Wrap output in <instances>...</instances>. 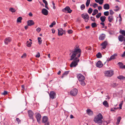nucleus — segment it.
Segmentation results:
<instances>
[{
    "mask_svg": "<svg viewBox=\"0 0 125 125\" xmlns=\"http://www.w3.org/2000/svg\"><path fill=\"white\" fill-rule=\"evenodd\" d=\"M70 52L72 53V55L71 56L70 60H72L75 57L77 54H78L77 57H79L81 55V50L80 48H75L74 50L72 51H70Z\"/></svg>",
    "mask_w": 125,
    "mask_h": 125,
    "instance_id": "nucleus-1",
    "label": "nucleus"
},
{
    "mask_svg": "<svg viewBox=\"0 0 125 125\" xmlns=\"http://www.w3.org/2000/svg\"><path fill=\"white\" fill-rule=\"evenodd\" d=\"M119 33L121 34L118 37L119 41L121 42L124 41L125 42V31L120 29Z\"/></svg>",
    "mask_w": 125,
    "mask_h": 125,
    "instance_id": "nucleus-2",
    "label": "nucleus"
},
{
    "mask_svg": "<svg viewBox=\"0 0 125 125\" xmlns=\"http://www.w3.org/2000/svg\"><path fill=\"white\" fill-rule=\"evenodd\" d=\"M103 118V116L100 113H99L95 117L94 121L96 123L102 124L103 122L102 119Z\"/></svg>",
    "mask_w": 125,
    "mask_h": 125,
    "instance_id": "nucleus-3",
    "label": "nucleus"
},
{
    "mask_svg": "<svg viewBox=\"0 0 125 125\" xmlns=\"http://www.w3.org/2000/svg\"><path fill=\"white\" fill-rule=\"evenodd\" d=\"M79 59H78L77 57H76L74 60L72 61L70 64V66L72 68L73 67H75L78 64V63L79 61Z\"/></svg>",
    "mask_w": 125,
    "mask_h": 125,
    "instance_id": "nucleus-4",
    "label": "nucleus"
},
{
    "mask_svg": "<svg viewBox=\"0 0 125 125\" xmlns=\"http://www.w3.org/2000/svg\"><path fill=\"white\" fill-rule=\"evenodd\" d=\"M104 73L105 75L109 77H111L113 74V71L112 70L105 71Z\"/></svg>",
    "mask_w": 125,
    "mask_h": 125,
    "instance_id": "nucleus-5",
    "label": "nucleus"
},
{
    "mask_svg": "<svg viewBox=\"0 0 125 125\" xmlns=\"http://www.w3.org/2000/svg\"><path fill=\"white\" fill-rule=\"evenodd\" d=\"M48 118L46 116H44L42 118V122L44 123L45 125H49V123L48 121Z\"/></svg>",
    "mask_w": 125,
    "mask_h": 125,
    "instance_id": "nucleus-6",
    "label": "nucleus"
},
{
    "mask_svg": "<svg viewBox=\"0 0 125 125\" xmlns=\"http://www.w3.org/2000/svg\"><path fill=\"white\" fill-rule=\"evenodd\" d=\"M78 91V90L76 89H72L70 92V94L72 96H75L77 95Z\"/></svg>",
    "mask_w": 125,
    "mask_h": 125,
    "instance_id": "nucleus-7",
    "label": "nucleus"
},
{
    "mask_svg": "<svg viewBox=\"0 0 125 125\" xmlns=\"http://www.w3.org/2000/svg\"><path fill=\"white\" fill-rule=\"evenodd\" d=\"M82 17L85 20V22H87L88 21L89 16L87 14H83L82 15Z\"/></svg>",
    "mask_w": 125,
    "mask_h": 125,
    "instance_id": "nucleus-8",
    "label": "nucleus"
},
{
    "mask_svg": "<svg viewBox=\"0 0 125 125\" xmlns=\"http://www.w3.org/2000/svg\"><path fill=\"white\" fill-rule=\"evenodd\" d=\"M62 11L64 12L69 13H71L72 11L68 6L66 7L64 9H63Z\"/></svg>",
    "mask_w": 125,
    "mask_h": 125,
    "instance_id": "nucleus-9",
    "label": "nucleus"
},
{
    "mask_svg": "<svg viewBox=\"0 0 125 125\" xmlns=\"http://www.w3.org/2000/svg\"><path fill=\"white\" fill-rule=\"evenodd\" d=\"M77 76L79 81L83 80H84L85 79L84 77L81 74H77Z\"/></svg>",
    "mask_w": 125,
    "mask_h": 125,
    "instance_id": "nucleus-10",
    "label": "nucleus"
},
{
    "mask_svg": "<svg viewBox=\"0 0 125 125\" xmlns=\"http://www.w3.org/2000/svg\"><path fill=\"white\" fill-rule=\"evenodd\" d=\"M36 115L35 117L36 118L37 122L40 123L41 119V114L39 113H36Z\"/></svg>",
    "mask_w": 125,
    "mask_h": 125,
    "instance_id": "nucleus-11",
    "label": "nucleus"
},
{
    "mask_svg": "<svg viewBox=\"0 0 125 125\" xmlns=\"http://www.w3.org/2000/svg\"><path fill=\"white\" fill-rule=\"evenodd\" d=\"M50 98L53 99L56 98V94L53 91H51L49 94Z\"/></svg>",
    "mask_w": 125,
    "mask_h": 125,
    "instance_id": "nucleus-12",
    "label": "nucleus"
},
{
    "mask_svg": "<svg viewBox=\"0 0 125 125\" xmlns=\"http://www.w3.org/2000/svg\"><path fill=\"white\" fill-rule=\"evenodd\" d=\"M28 114L29 117L30 119H32L33 121H34V118L33 117V113L31 111H28Z\"/></svg>",
    "mask_w": 125,
    "mask_h": 125,
    "instance_id": "nucleus-13",
    "label": "nucleus"
},
{
    "mask_svg": "<svg viewBox=\"0 0 125 125\" xmlns=\"http://www.w3.org/2000/svg\"><path fill=\"white\" fill-rule=\"evenodd\" d=\"M107 44L108 43L107 41H105L101 44V45L102 46V49H104L106 48Z\"/></svg>",
    "mask_w": 125,
    "mask_h": 125,
    "instance_id": "nucleus-14",
    "label": "nucleus"
},
{
    "mask_svg": "<svg viewBox=\"0 0 125 125\" xmlns=\"http://www.w3.org/2000/svg\"><path fill=\"white\" fill-rule=\"evenodd\" d=\"M117 54L116 53H115L114 55L111 56L110 58H108L107 60L108 61H110L114 59L115 58V57L117 56Z\"/></svg>",
    "mask_w": 125,
    "mask_h": 125,
    "instance_id": "nucleus-15",
    "label": "nucleus"
},
{
    "mask_svg": "<svg viewBox=\"0 0 125 125\" xmlns=\"http://www.w3.org/2000/svg\"><path fill=\"white\" fill-rule=\"evenodd\" d=\"M11 38L9 37L6 38L4 40L5 43L8 44L11 41Z\"/></svg>",
    "mask_w": 125,
    "mask_h": 125,
    "instance_id": "nucleus-16",
    "label": "nucleus"
},
{
    "mask_svg": "<svg viewBox=\"0 0 125 125\" xmlns=\"http://www.w3.org/2000/svg\"><path fill=\"white\" fill-rule=\"evenodd\" d=\"M42 12L43 14L46 16L48 14V11L45 9H43L42 10Z\"/></svg>",
    "mask_w": 125,
    "mask_h": 125,
    "instance_id": "nucleus-17",
    "label": "nucleus"
},
{
    "mask_svg": "<svg viewBox=\"0 0 125 125\" xmlns=\"http://www.w3.org/2000/svg\"><path fill=\"white\" fill-rule=\"evenodd\" d=\"M96 65L97 67L99 68H101L102 67L103 64L102 63L101 61H98L96 64Z\"/></svg>",
    "mask_w": 125,
    "mask_h": 125,
    "instance_id": "nucleus-18",
    "label": "nucleus"
},
{
    "mask_svg": "<svg viewBox=\"0 0 125 125\" xmlns=\"http://www.w3.org/2000/svg\"><path fill=\"white\" fill-rule=\"evenodd\" d=\"M86 113L89 115H91L93 114V112L89 109H88L86 110Z\"/></svg>",
    "mask_w": 125,
    "mask_h": 125,
    "instance_id": "nucleus-19",
    "label": "nucleus"
},
{
    "mask_svg": "<svg viewBox=\"0 0 125 125\" xmlns=\"http://www.w3.org/2000/svg\"><path fill=\"white\" fill-rule=\"evenodd\" d=\"M28 25L29 26H31L34 24V22L32 20H29L27 22Z\"/></svg>",
    "mask_w": 125,
    "mask_h": 125,
    "instance_id": "nucleus-20",
    "label": "nucleus"
},
{
    "mask_svg": "<svg viewBox=\"0 0 125 125\" xmlns=\"http://www.w3.org/2000/svg\"><path fill=\"white\" fill-rule=\"evenodd\" d=\"M58 35L59 36H62L63 34V29L61 28L58 29Z\"/></svg>",
    "mask_w": 125,
    "mask_h": 125,
    "instance_id": "nucleus-21",
    "label": "nucleus"
},
{
    "mask_svg": "<svg viewBox=\"0 0 125 125\" xmlns=\"http://www.w3.org/2000/svg\"><path fill=\"white\" fill-rule=\"evenodd\" d=\"M108 19L109 22H111L114 20V17L113 15L109 16L108 17Z\"/></svg>",
    "mask_w": 125,
    "mask_h": 125,
    "instance_id": "nucleus-22",
    "label": "nucleus"
},
{
    "mask_svg": "<svg viewBox=\"0 0 125 125\" xmlns=\"http://www.w3.org/2000/svg\"><path fill=\"white\" fill-rule=\"evenodd\" d=\"M105 37V35L104 34H102L99 37L100 40H104Z\"/></svg>",
    "mask_w": 125,
    "mask_h": 125,
    "instance_id": "nucleus-23",
    "label": "nucleus"
},
{
    "mask_svg": "<svg viewBox=\"0 0 125 125\" xmlns=\"http://www.w3.org/2000/svg\"><path fill=\"white\" fill-rule=\"evenodd\" d=\"M104 9L105 10H108L110 8L109 5L108 4H105L103 6Z\"/></svg>",
    "mask_w": 125,
    "mask_h": 125,
    "instance_id": "nucleus-24",
    "label": "nucleus"
},
{
    "mask_svg": "<svg viewBox=\"0 0 125 125\" xmlns=\"http://www.w3.org/2000/svg\"><path fill=\"white\" fill-rule=\"evenodd\" d=\"M106 17L104 16H101L100 17V20L102 22H104L105 21Z\"/></svg>",
    "mask_w": 125,
    "mask_h": 125,
    "instance_id": "nucleus-25",
    "label": "nucleus"
},
{
    "mask_svg": "<svg viewBox=\"0 0 125 125\" xmlns=\"http://www.w3.org/2000/svg\"><path fill=\"white\" fill-rule=\"evenodd\" d=\"M69 71H65L63 74L62 75V78H63L64 76L67 75L69 73Z\"/></svg>",
    "mask_w": 125,
    "mask_h": 125,
    "instance_id": "nucleus-26",
    "label": "nucleus"
},
{
    "mask_svg": "<svg viewBox=\"0 0 125 125\" xmlns=\"http://www.w3.org/2000/svg\"><path fill=\"white\" fill-rule=\"evenodd\" d=\"M103 104L106 107H108L109 106L108 104L106 101H104L103 103Z\"/></svg>",
    "mask_w": 125,
    "mask_h": 125,
    "instance_id": "nucleus-27",
    "label": "nucleus"
},
{
    "mask_svg": "<svg viewBox=\"0 0 125 125\" xmlns=\"http://www.w3.org/2000/svg\"><path fill=\"white\" fill-rule=\"evenodd\" d=\"M117 78L120 80H125V77L122 75H119L117 77Z\"/></svg>",
    "mask_w": 125,
    "mask_h": 125,
    "instance_id": "nucleus-28",
    "label": "nucleus"
},
{
    "mask_svg": "<svg viewBox=\"0 0 125 125\" xmlns=\"http://www.w3.org/2000/svg\"><path fill=\"white\" fill-rule=\"evenodd\" d=\"M121 119V117L120 116H119L117 118V122H116V124L117 125H118L120 122V120Z\"/></svg>",
    "mask_w": 125,
    "mask_h": 125,
    "instance_id": "nucleus-29",
    "label": "nucleus"
},
{
    "mask_svg": "<svg viewBox=\"0 0 125 125\" xmlns=\"http://www.w3.org/2000/svg\"><path fill=\"white\" fill-rule=\"evenodd\" d=\"M98 12V11L97 9H94V11L92 15H96L97 13Z\"/></svg>",
    "mask_w": 125,
    "mask_h": 125,
    "instance_id": "nucleus-30",
    "label": "nucleus"
},
{
    "mask_svg": "<svg viewBox=\"0 0 125 125\" xmlns=\"http://www.w3.org/2000/svg\"><path fill=\"white\" fill-rule=\"evenodd\" d=\"M96 56L97 58H100L102 57V55L100 52H99L96 54Z\"/></svg>",
    "mask_w": 125,
    "mask_h": 125,
    "instance_id": "nucleus-31",
    "label": "nucleus"
},
{
    "mask_svg": "<svg viewBox=\"0 0 125 125\" xmlns=\"http://www.w3.org/2000/svg\"><path fill=\"white\" fill-rule=\"evenodd\" d=\"M118 65L120 68H122V67L123 66V64L122 62H119L118 63Z\"/></svg>",
    "mask_w": 125,
    "mask_h": 125,
    "instance_id": "nucleus-32",
    "label": "nucleus"
},
{
    "mask_svg": "<svg viewBox=\"0 0 125 125\" xmlns=\"http://www.w3.org/2000/svg\"><path fill=\"white\" fill-rule=\"evenodd\" d=\"M90 0H87L86 3V7H88L90 3Z\"/></svg>",
    "mask_w": 125,
    "mask_h": 125,
    "instance_id": "nucleus-33",
    "label": "nucleus"
},
{
    "mask_svg": "<svg viewBox=\"0 0 125 125\" xmlns=\"http://www.w3.org/2000/svg\"><path fill=\"white\" fill-rule=\"evenodd\" d=\"M91 26L93 28L97 27V25L95 22L92 23L91 24Z\"/></svg>",
    "mask_w": 125,
    "mask_h": 125,
    "instance_id": "nucleus-34",
    "label": "nucleus"
},
{
    "mask_svg": "<svg viewBox=\"0 0 125 125\" xmlns=\"http://www.w3.org/2000/svg\"><path fill=\"white\" fill-rule=\"evenodd\" d=\"M22 19V18L21 17H19L18 18L17 20V22H21V20Z\"/></svg>",
    "mask_w": 125,
    "mask_h": 125,
    "instance_id": "nucleus-35",
    "label": "nucleus"
},
{
    "mask_svg": "<svg viewBox=\"0 0 125 125\" xmlns=\"http://www.w3.org/2000/svg\"><path fill=\"white\" fill-rule=\"evenodd\" d=\"M81 82V84L82 86H84L85 85V83L84 80H82V81H80Z\"/></svg>",
    "mask_w": 125,
    "mask_h": 125,
    "instance_id": "nucleus-36",
    "label": "nucleus"
},
{
    "mask_svg": "<svg viewBox=\"0 0 125 125\" xmlns=\"http://www.w3.org/2000/svg\"><path fill=\"white\" fill-rule=\"evenodd\" d=\"M38 43L39 44H41L42 43V40L41 38V37H39L38 38Z\"/></svg>",
    "mask_w": 125,
    "mask_h": 125,
    "instance_id": "nucleus-37",
    "label": "nucleus"
},
{
    "mask_svg": "<svg viewBox=\"0 0 125 125\" xmlns=\"http://www.w3.org/2000/svg\"><path fill=\"white\" fill-rule=\"evenodd\" d=\"M115 8H116V9H114V10L115 11H117L119 10V7L118 6H116Z\"/></svg>",
    "mask_w": 125,
    "mask_h": 125,
    "instance_id": "nucleus-38",
    "label": "nucleus"
},
{
    "mask_svg": "<svg viewBox=\"0 0 125 125\" xmlns=\"http://www.w3.org/2000/svg\"><path fill=\"white\" fill-rule=\"evenodd\" d=\"M92 11L93 10L91 8H89L88 11V12L90 14L92 12Z\"/></svg>",
    "mask_w": 125,
    "mask_h": 125,
    "instance_id": "nucleus-39",
    "label": "nucleus"
},
{
    "mask_svg": "<svg viewBox=\"0 0 125 125\" xmlns=\"http://www.w3.org/2000/svg\"><path fill=\"white\" fill-rule=\"evenodd\" d=\"M9 11L13 12H15L16 10L14 9L13 8H11L9 9Z\"/></svg>",
    "mask_w": 125,
    "mask_h": 125,
    "instance_id": "nucleus-40",
    "label": "nucleus"
},
{
    "mask_svg": "<svg viewBox=\"0 0 125 125\" xmlns=\"http://www.w3.org/2000/svg\"><path fill=\"white\" fill-rule=\"evenodd\" d=\"M56 24V22H55V21H53L52 23L49 26V27H53V26L55 24Z\"/></svg>",
    "mask_w": 125,
    "mask_h": 125,
    "instance_id": "nucleus-41",
    "label": "nucleus"
},
{
    "mask_svg": "<svg viewBox=\"0 0 125 125\" xmlns=\"http://www.w3.org/2000/svg\"><path fill=\"white\" fill-rule=\"evenodd\" d=\"M85 5L84 4H83L81 5L80 7L81 9L82 10H83L85 8Z\"/></svg>",
    "mask_w": 125,
    "mask_h": 125,
    "instance_id": "nucleus-42",
    "label": "nucleus"
},
{
    "mask_svg": "<svg viewBox=\"0 0 125 125\" xmlns=\"http://www.w3.org/2000/svg\"><path fill=\"white\" fill-rule=\"evenodd\" d=\"M32 44V42H29L28 41L27 42V46L29 47H30L31 46V44Z\"/></svg>",
    "mask_w": 125,
    "mask_h": 125,
    "instance_id": "nucleus-43",
    "label": "nucleus"
},
{
    "mask_svg": "<svg viewBox=\"0 0 125 125\" xmlns=\"http://www.w3.org/2000/svg\"><path fill=\"white\" fill-rule=\"evenodd\" d=\"M109 12L108 11H106L104 12V14L105 16H107L109 15Z\"/></svg>",
    "mask_w": 125,
    "mask_h": 125,
    "instance_id": "nucleus-44",
    "label": "nucleus"
},
{
    "mask_svg": "<svg viewBox=\"0 0 125 125\" xmlns=\"http://www.w3.org/2000/svg\"><path fill=\"white\" fill-rule=\"evenodd\" d=\"M101 15V13H99L96 16V17L97 18H99Z\"/></svg>",
    "mask_w": 125,
    "mask_h": 125,
    "instance_id": "nucleus-45",
    "label": "nucleus"
},
{
    "mask_svg": "<svg viewBox=\"0 0 125 125\" xmlns=\"http://www.w3.org/2000/svg\"><path fill=\"white\" fill-rule=\"evenodd\" d=\"M104 2V0H100L98 3L100 5H102Z\"/></svg>",
    "mask_w": 125,
    "mask_h": 125,
    "instance_id": "nucleus-46",
    "label": "nucleus"
},
{
    "mask_svg": "<svg viewBox=\"0 0 125 125\" xmlns=\"http://www.w3.org/2000/svg\"><path fill=\"white\" fill-rule=\"evenodd\" d=\"M93 6L94 8H95L97 7L98 6V4L97 3H94L93 5Z\"/></svg>",
    "mask_w": 125,
    "mask_h": 125,
    "instance_id": "nucleus-47",
    "label": "nucleus"
},
{
    "mask_svg": "<svg viewBox=\"0 0 125 125\" xmlns=\"http://www.w3.org/2000/svg\"><path fill=\"white\" fill-rule=\"evenodd\" d=\"M114 13V12L112 10H110V13L111 15H112Z\"/></svg>",
    "mask_w": 125,
    "mask_h": 125,
    "instance_id": "nucleus-48",
    "label": "nucleus"
},
{
    "mask_svg": "<svg viewBox=\"0 0 125 125\" xmlns=\"http://www.w3.org/2000/svg\"><path fill=\"white\" fill-rule=\"evenodd\" d=\"M123 101H122L121 103L120 104H119V108L120 109H122V106L123 104Z\"/></svg>",
    "mask_w": 125,
    "mask_h": 125,
    "instance_id": "nucleus-49",
    "label": "nucleus"
},
{
    "mask_svg": "<svg viewBox=\"0 0 125 125\" xmlns=\"http://www.w3.org/2000/svg\"><path fill=\"white\" fill-rule=\"evenodd\" d=\"M8 92L7 91H4V92L2 93V94L3 95H6L7 94Z\"/></svg>",
    "mask_w": 125,
    "mask_h": 125,
    "instance_id": "nucleus-50",
    "label": "nucleus"
},
{
    "mask_svg": "<svg viewBox=\"0 0 125 125\" xmlns=\"http://www.w3.org/2000/svg\"><path fill=\"white\" fill-rule=\"evenodd\" d=\"M52 3L53 5V8L54 9H55L56 8L55 6V4L54 3L53 1H52Z\"/></svg>",
    "mask_w": 125,
    "mask_h": 125,
    "instance_id": "nucleus-51",
    "label": "nucleus"
},
{
    "mask_svg": "<svg viewBox=\"0 0 125 125\" xmlns=\"http://www.w3.org/2000/svg\"><path fill=\"white\" fill-rule=\"evenodd\" d=\"M26 54L25 53H24L21 56V57L22 58H25L26 57Z\"/></svg>",
    "mask_w": 125,
    "mask_h": 125,
    "instance_id": "nucleus-52",
    "label": "nucleus"
},
{
    "mask_svg": "<svg viewBox=\"0 0 125 125\" xmlns=\"http://www.w3.org/2000/svg\"><path fill=\"white\" fill-rule=\"evenodd\" d=\"M118 85V84H116V83H114L112 85V86L114 87H115V86H117Z\"/></svg>",
    "mask_w": 125,
    "mask_h": 125,
    "instance_id": "nucleus-53",
    "label": "nucleus"
},
{
    "mask_svg": "<svg viewBox=\"0 0 125 125\" xmlns=\"http://www.w3.org/2000/svg\"><path fill=\"white\" fill-rule=\"evenodd\" d=\"M16 120L18 124H19L20 122L21 121V120L18 118H16Z\"/></svg>",
    "mask_w": 125,
    "mask_h": 125,
    "instance_id": "nucleus-54",
    "label": "nucleus"
},
{
    "mask_svg": "<svg viewBox=\"0 0 125 125\" xmlns=\"http://www.w3.org/2000/svg\"><path fill=\"white\" fill-rule=\"evenodd\" d=\"M40 56V54L39 52H38L37 54L36 55V57L37 58H39Z\"/></svg>",
    "mask_w": 125,
    "mask_h": 125,
    "instance_id": "nucleus-55",
    "label": "nucleus"
},
{
    "mask_svg": "<svg viewBox=\"0 0 125 125\" xmlns=\"http://www.w3.org/2000/svg\"><path fill=\"white\" fill-rule=\"evenodd\" d=\"M42 1L43 2L45 3V5H48L47 2L45 0H43Z\"/></svg>",
    "mask_w": 125,
    "mask_h": 125,
    "instance_id": "nucleus-56",
    "label": "nucleus"
},
{
    "mask_svg": "<svg viewBox=\"0 0 125 125\" xmlns=\"http://www.w3.org/2000/svg\"><path fill=\"white\" fill-rule=\"evenodd\" d=\"M122 21V18H119V24H121V22Z\"/></svg>",
    "mask_w": 125,
    "mask_h": 125,
    "instance_id": "nucleus-57",
    "label": "nucleus"
},
{
    "mask_svg": "<svg viewBox=\"0 0 125 125\" xmlns=\"http://www.w3.org/2000/svg\"><path fill=\"white\" fill-rule=\"evenodd\" d=\"M91 20L93 21H95V19L94 17H91Z\"/></svg>",
    "mask_w": 125,
    "mask_h": 125,
    "instance_id": "nucleus-58",
    "label": "nucleus"
},
{
    "mask_svg": "<svg viewBox=\"0 0 125 125\" xmlns=\"http://www.w3.org/2000/svg\"><path fill=\"white\" fill-rule=\"evenodd\" d=\"M68 32L69 34L73 32V31L71 30H69L68 31Z\"/></svg>",
    "mask_w": 125,
    "mask_h": 125,
    "instance_id": "nucleus-59",
    "label": "nucleus"
},
{
    "mask_svg": "<svg viewBox=\"0 0 125 125\" xmlns=\"http://www.w3.org/2000/svg\"><path fill=\"white\" fill-rule=\"evenodd\" d=\"M86 50H91V48L90 47H87L86 48Z\"/></svg>",
    "mask_w": 125,
    "mask_h": 125,
    "instance_id": "nucleus-60",
    "label": "nucleus"
},
{
    "mask_svg": "<svg viewBox=\"0 0 125 125\" xmlns=\"http://www.w3.org/2000/svg\"><path fill=\"white\" fill-rule=\"evenodd\" d=\"M41 30V29L40 28H38L36 29L37 31L38 32H39Z\"/></svg>",
    "mask_w": 125,
    "mask_h": 125,
    "instance_id": "nucleus-61",
    "label": "nucleus"
},
{
    "mask_svg": "<svg viewBox=\"0 0 125 125\" xmlns=\"http://www.w3.org/2000/svg\"><path fill=\"white\" fill-rule=\"evenodd\" d=\"M100 24L103 26V28H104L105 26V24L103 22H101Z\"/></svg>",
    "mask_w": 125,
    "mask_h": 125,
    "instance_id": "nucleus-62",
    "label": "nucleus"
},
{
    "mask_svg": "<svg viewBox=\"0 0 125 125\" xmlns=\"http://www.w3.org/2000/svg\"><path fill=\"white\" fill-rule=\"evenodd\" d=\"M102 9V7L101 6H99L98 7V9L99 10H101Z\"/></svg>",
    "mask_w": 125,
    "mask_h": 125,
    "instance_id": "nucleus-63",
    "label": "nucleus"
},
{
    "mask_svg": "<svg viewBox=\"0 0 125 125\" xmlns=\"http://www.w3.org/2000/svg\"><path fill=\"white\" fill-rule=\"evenodd\" d=\"M125 56V51L123 53L122 55L121 56L122 57H124Z\"/></svg>",
    "mask_w": 125,
    "mask_h": 125,
    "instance_id": "nucleus-64",
    "label": "nucleus"
}]
</instances>
